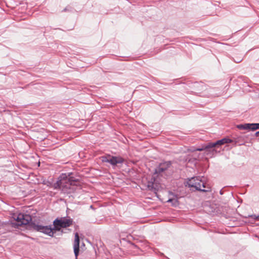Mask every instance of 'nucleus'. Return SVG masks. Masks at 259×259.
Here are the masks:
<instances>
[{"mask_svg": "<svg viewBox=\"0 0 259 259\" xmlns=\"http://www.w3.org/2000/svg\"><path fill=\"white\" fill-rule=\"evenodd\" d=\"M247 218H252L255 220L259 221V215H256L255 214L249 215Z\"/></svg>", "mask_w": 259, "mask_h": 259, "instance_id": "obj_18", "label": "nucleus"}, {"mask_svg": "<svg viewBox=\"0 0 259 259\" xmlns=\"http://www.w3.org/2000/svg\"><path fill=\"white\" fill-rule=\"evenodd\" d=\"M206 147H208L209 151H216L215 148H219L220 146L217 143V141L214 142H209L206 144Z\"/></svg>", "mask_w": 259, "mask_h": 259, "instance_id": "obj_10", "label": "nucleus"}, {"mask_svg": "<svg viewBox=\"0 0 259 259\" xmlns=\"http://www.w3.org/2000/svg\"><path fill=\"white\" fill-rule=\"evenodd\" d=\"M259 129V123H252V131Z\"/></svg>", "mask_w": 259, "mask_h": 259, "instance_id": "obj_16", "label": "nucleus"}, {"mask_svg": "<svg viewBox=\"0 0 259 259\" xmlns=\"http://www.w3.org/2000/svg\"><path fill=\"white\" fill-rule=\"evenodd\" d=\"M79 236L77 233L75 234V240L73 244V249L76 258L79 254Z\"/></svg>", "mask_w": 259, "mask_h": 259, "instance_id": "obj_7", "label": "nucleus"}, {"mask_svg": "<svg viewBox=\"0 0 259 259\" xmlns=\"http://www.w3.org/2000/svg\"><path fill=\"white\" fill-rule=\"evenodd\" d=\"M73 220L69 217H62L55 220V223L59 225L61 228L70 227L72 225Z\"/></svg>", "mask_w": 259, "mask_h": 259, "instance_id": "obj_5", "label": "nucleus"}, {"mask_svg": "<svg viewBox=\"0 0 259 259\" xmlns=\"http://www.w3.org/2000/svg\"><path fill=\"white\" fill-rule=\"evenodd\" d=\"M167 202H171L172 203V205H176V204L178 202V200L177 199H172V198H169L167 201Z\"/></svg>", "mask_w": 259, "mask_h": 259, "instance_id": "obj_17", "label": "nucleus"}, {"mask_svg": "<svg viewBox=\"0 0 259 259\" xmlns=\"http://www.w3.org/2000/svg\"><path fill=\"white\" fill-rule=\"evenodd\" d=\"M64 175L66 176L65 174ZM60 178L54 184V188L61 190L65 193H70L72 189L71 187L77 186L78 183V180L73 177L64 176V175H62Z\"/></svg>", "mask_w": 259, "mask_h": 259, "instance_id": "obj_2", "label": "nucleus"}, {"mask_svg": "<svg viewBox=\"0 0 259 259\" xmlns=\"http://www.w3.org/2000/svg\"><path fill=\"white\" fill-rule=\"evenodd\" d=\"M155 174L160 178L167 179L174 173V168L170 161H163L160 163L154 169Z\"/></svg>", "mask_w": 259, "mask_h": 259, "instance_id": "obj_3", "label": "nucleus"}, {"mask_svg": "<svg viewBox=\"0 0 259 259\" xmlns=\"http://www.w3.org/2000/svg\"><path fill=\"white\" fill-rule=\"evenodd\" d=\"M73 11V9L69 6L66 7L62 11V12H72Z\"/></svg>", "mask_w": 259, "mask_h": 259, "instance_id": "obj_19", "label": "nucleus"}, {"mask_svg": "<svg viewBox=\"0 0 259 259\" xmlns=\"http://www.w3.org/2000/svg\"><path fill=\"white\" fill-rule=\"evenodd\" d=\"M255 137H259V131L256 132L255 133Z\"/></svg>", "mask_w": 259, "mask_h": 259, "instance_id": "obj_22", "label": "nucleus"}, {"mask_svg": "<svg viewBox=\"0 0 259 259\" xmlns=\"http://www.w3.org/2000/svg\"><path fill=\"white\" fill-rule=\"evenodd\" d=\"M111 155H107L101 157V160L104 162H108L110 163V159H111Z\"/></svg>", "mask_w": 259, "mask_h": 259, "instance_id": "obj_13", "label": "nucleus"}, {"mask_svg": "<svg viewBox=\"0 0 259 259\" xmlns=\"http://www.w3.org/2000/svg\"><path fill=\"white\" fill-rule=\"evenodd\" d=\"M232 142V140H231L230 139L227 138H225L222 139L217 141V143L218 144V145H219V146L220 147L222 145H223L225 144L230 143Z\"/></svg>", "mask_w": 259, "mask_h": 259, "instance_id": "obj_11", "label": "nucleus"}, {"mask_svg": "<svg viewBox=\"0 0 259 259\" xmlns=\"http://www.w3.org/2000/svg\"><path fill=\"white\" fill-rule=\"evenodd\" d=\"M241 60H237V61H235L236 63H239V62H240L241 61Z\"/></svg>", "mask_w": 259, "mask_h": 259, "instance_id": "obj_23", "label": "nucleus"}, {"mask_svg": "<svg viewBox=\"0 0 259 259\" xmlns=\"http://www.w3.org/2000/svg\"><path fill=\"white\" fill-rule=\"evenodd\" d=\"M201 187H203V188H206V189H207L208 187H206V185H205V184L202 182V183H201Z\"/></svg>", "mask_w": 259, "mask_h": 259, "instance_id": "obj_20", "label": "nucleus"}, {"mask_svg": "<svg viewBox=\"0 0 259 259\" xmlns=\"http://www.w3.org/2000/svg\"><path fill=\"white\" fill-rule=\"evenodd\" d=\"M159 184L153 183L152 182L148 181L147 182V188L150 191L154 192L156 193L159 189Z\"/></svg>", "mask_w": 259, "mask_h": 259, "instance_id": "obj_8", "label": "nucleus"}, {"mask_svg": "<svg viewBox=\"0 0 259 259\" xmlns=\"http://www.w3.org/2000/svg\"><path fill=\"white\" fill-rule=\"evenodd\" d=\"M202 180L200 179L199 177H193L189 180L187 182V185L189 187H193L195 188L196 190L207 192L210 191V188L208 187L207 189L201 188Z\"/></svg>", "mask_w": 259, "mask_h": 259, "instance_id": "obj_4", "label": "nucleus"}, {"mask_svg": "<svg viewBox=\"0 0 259 259\" xmlns=\"http://www.w3.org/2000/svg\"><path fill=\"white\" fill-rule=\"evenodd\" d=\"M158 178H160V177L157 176V174H155V172H154L150 180L148 181L152 182L153 183L159 184L157 181Z\"/></svg>", "mask_w": 259, "mask_h": 259, "instance_id": "obj_12", "label": "nucleus"}, {"mask_svg": "<svg viewBox=\"0 0 259 259\" xmlns=\"http://www.w3.org/2000/svg\"><path fill=\"white\" fill-rule=\"evenodd\" d=\"M196 150L198 151H202L203 150L209 151L208 147H206V144L202 145L201 147L197 148Z\"/></svg>", "mask_w": 259, "mask_h": 259, "instance_id": "obj_15", "label": "nucleus"}, {"mask_svg": "<svg viewBox=\"0 0 259 259\" xmlns=\"http://www.w3.org/2000/svg\"><path fill=\"white\" fill-rule=\"evenodd\" d=\"M197 85L201 86L202 88V89L206 87L205 85H204L203 83L198 84Z\"/></svg>", "mask_w": 259, "mask_h": 259, "instance_id": "obj_21", "label": "nucleus"}, {"mask_svg": "<svg viewBox=\"0 0 259 259\" xmlns=\"http://www.w3.org/2000/svg\"><path fill=\"white\" fill-rule=\"evenodd\" d=\"M53 226L54 227H52V231L55 233L56 231H59L61 228L59 226V225H57L56 223H55V220L53 222Z\"/></svg>", "mask_w": 259, "mask_h": 259, "instance_id": "obj_14", "label": "nucleus"}, {"mask_svg": "<svg viewBox=\"0 0 259 259\" xmlns=\"http://www.w3.org/2000/svg\"><path fill=\"white\" fill-rule=\"evenodd\" d=\"M237 127L240 130H247L252 131V123L238 124L237 125Z\"/></svg>", "mask_w": 259, "mask_h": 259, "instance_id": "obj_9", "label": "nucleus"}, {"mask_svg": "<svg viewBox=\"0 0 259 259\" xmlns=\"http://www.w3.org/2000/svg\"><path fill=\"white\" fill-rule=\"evenodd\" d=\"M14 219L17 223H14L12 224L15 227L18 228L20 226L29 225L32 228L38 232L43 233L51 237L54 236V232L52 231L51 226L39 225L31 222L32 218L30 214L20 213L16 218H14Z\"/></svg>", "mask_w": 259, "mask_h": 259, "instance_id": "obj_1", "label": "nucleus"}, {"mask_svg": "<svg viewBox=\"0 0 259 259\" xmlns=\"http://www.w3.org/2000/svg\"><path fill=\"white\" fill-rule=\"evenodd\" d=\"M220 194H221V195H222V194H223V191H222V190H220Z\"/></svg>", "mask_w": 259, "mask_h": 259, "instance_id": "obj_25", "label": "nucleus"}, {"mask_svg": "<svg viewBox=\"0 0 259 259\" xmlns=\"http://www.w3.org/2000/svg\"><path fill=\"white\" fill-rule=\"evenodd\" d=\"M241 60H237V61H235L236 63H239V62H240L241 61Z\"/></svg>", "mask_w": 259, "mask_h": 259, "instance_id": "obj_24", "label": "nucleus"}, {"mask_svg": "<svg viewBox=\"0 0 259 259\" xmlns=\"http://www.w3.org/2000/svg\"><path fill=\"white\" fill-rule=\"evenodd\" d=\"M123 162L124 159L120 156H111V159H110V163L113 168L117 166L119 164H122Z\"/></svg>", "mask_w": 259, "mask_h": 259, "instance_id": "obj_6", "label": "nucleus"}]
</instances>
